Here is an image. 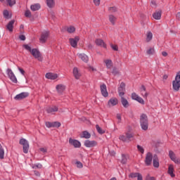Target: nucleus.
Segmentation results:
<instances>
[{
    "label": "nucleus",
    "mask_w": 180,
    "mask_h": 180,
    "mask_svg": "<svg viewBox=\"0 0 180 180\" xmlns=\"http://www.w3.org/2000/svg\"><path fill=\"white\" fill-rule=\"evenodd\" d=\"M140 124L142 130H148V117L147 115L142 114L140 117Z\"/></svg>",
    "instance_id": "1"
},
{
    "label": "nucleus",
    "mask_w": 180,
    "mask_h": 180,
    "mask_svg": "<svg viewBox=\"0 0 180 180\" xmlns=\"http://www.w3.org/2000/svg\"><path fill=\"white\" fill-rule=\"evenodd\" d=\"M172 85H173V89L174 91H179L180 88V72H177L175 80L172 82Z\"/></svg>",
    "instance_id": "2"
},
{
    "label": "nucleus",
    "mask_w": 180,
    "mask_h": 180,
    "mask_svg": "<svg viewBox=\"0 0 180 180\" xmlns=\"http://www.w3.org/2000/svg\"><path fill=\"white\" fill-rule=\"evenodd\" d=\"M6 74L9 79H11V81L13 82V84H18V79L16 78L15 73H13V71H12V69L8 68L6 70Z\"/></svg>",
    "instance_id": "3"
},
{
    "label": "nucleus",
    "mask_w": 180,
    "mask_h": 180,
    "mask_svg": "<svg viewBox=\"0 0 180 180\" xmlns=\"http://www.w3.org/2000/svg\"><path fill=\"white\" fill-rule=\"evenodd\" d=\"M20 144H21V146H23V153L25 154H27L29 153V142L27 141V140L25 139H21L20 140Z\"/></svg>",
    "instance_id": "4"
},
{
    "label": "nucleus",
    "mask_w": 180,
    "mask_h": 180,
    "mask_svg": "<svg viewBox=\"0 0 180 180\" xmlns=\"http://www.w3.org/2000/svg\"><path fill=\"white\" fill-rule=\"evenodd\" d=\"M31 54L34 57V58H37L39 61H43V58H41V55L40 54V51L37 49H32L31 51Z\"/></svg>",
    "instance_id": "5"
},
{
    "label": "nucleus",
    "mask_w": 180,
    "mask_h": 180,
    "mask_svg": "<svg viewBox=\"0 0 180 180\" xmlns=\"http://www.w3.org/2000/svg\"><path fill=\"white\" fill-rule=\"evenodd\" d=\"M84 146L85 147H87V148H92L93 147H96L98 146V142L96 141L86 140L84 141Z\"/></svg>",
    "instance_id": "6"
},
{
    "label": "nucleus",
    "mask_w": 180,
    "mask_h": 180,
    "mask_svg": "<svg viewBox=\"0 0 180 180\" xmlns=\"http://www.w3.org/2000/svg\"><path fill=\"white\" fill-rule=\"evenodd\" d=\"M126 91V84L124 82H121L120 86L118 87V94L120 97L124 96V92Z\"/></svg>",
    "instance_id": "7"
},
{
    "label": "nucleus",
    "mask_w": 180,
    "mask_h": 180,
    "mask_svg": "<svg viewBox=\"0 0 180 180\" xmlns=\"http://www.w3.org/2000/svg\"><path fill=\"white\" fill-rule=\"evenodd\" d=\"M50 33L47 31H45L41 33V37L39 38L40 43L44 44L47 41V39H49Z\"/></svg>",
    "instance_id": "8"
},
{
    "label": "nucleus",
    "mask_w": 180,
    "mask_h": 180,
    "mask_svg": "<svg viewBox=\"0 0 180 180\" xmlns=\"http://www.w3.org/2000/svg\"><path fill=\"white\" fill-rule=\"evenodd\" d=\"M100 89L101 92V95L104 96V98H108L109 96V93H108V89L106 87V84H103L100 86Z\"/></svg>",
    "instance_id": "9"
},
{
    "label": "nucleus",
    "mask_w": 180,
    "mask_h": 180,
    "mask_svg": "<svg viewBox=\"0 0 180 180\" xmlns=\"http://www.w3.org/2000/svg\"><path fill=\"white\" fill-rule=\"evenodd\" d=\"M151 162H153V153L148 152L146 156L145 164L147 167H149V165H151Z\"/></svg>",
    "instance_id": "10"
},
{
    "label": "nucleus",
    "mask_w": 180,
    "mask_h": 180,
    "mask_svg": "<svg viewBox=\"0 0 180 180\" xmlns=\"http://www.w3.org/2000/svg\"><path fill=\"white\" fill-rule=\"evenodd\" d=\"M27 96H29V93L28 92H22L19 94H17L14 97V99L15 101H22V99H25V98H27Z\"/></svg>",
    "instance_id": "11"
},
{
    "label": "nucleus",
    "mask_w": 180,
    "mask_h": 180,
    "mask_svg": "<svg viewBox=\"0 0 180 180\" xmlns=\"http://www.w3.org/2000/svg\"><path fill=\"white\" fill-rule=\"evenodd\" d=\"M131 99L136 101V102H139V103H141V105H144L145 103L144 100L136 93L131 94Z\"/></svg>",
    "instance_id": "12"
},
{
    "label": "nucleus",
    "mask_w": 180,
    "mask_h": 180,
    "mask_svg": "<svg viewBox=\"0 0 180 180\" xmlns=\"http://www.w3.org/2000/svg\"><path fill=\"white\" fill-rule=\"evenodd\" d=\"M69 144L73 146L75 148H79V147H81V142H79V141L77 139H72L71 138L69 139Z\"/></svg>",
    "instance_id": "13"
},
{
    "label": "nucleus",
    "mask_w": 180,
    "mask_h": 180,
    "mask_svg": "<svg viewBox=\"0 0 180 180\" xmlns=\"http://www.w3.org/2000/svg\"><path fill=\"white\" fill-rule=\"evenodd\" d=\"M46 111L47 113H49L51 115H54L56 112H58V107L53 105L46 108Z\"/></svg>",
    "instance_id": "14"
},
{
    "label": "nucleus",
    "mask_w": 180,
    "mask_h": 180,
    "mask_svg": "<svg viewBox=\"0 0 180 180\" xmlns=\"http://www.w3.org/2000/svg\"><path fill=\"white\" fill-rule=\"evenodd\" d=\"M119 103V100L117 98H112L108 101V108H112V106H116Z\"/></svg>",
    "instance_id": "15"
},
{
    "label": "nucleus",
    "mask_w": 180,
    "mask_h": 180,
    "mask_svg": "<svg viewBox=\"0 0 180 180\" xmlns=\"http://www.w3.org/2000/svg\"><path fill=\"white\" fill-rule=\"evenodd\" d=\"M69 41L70 43V46L75 48L78 45V41H79V37H75V38H70Z\"/></svg>",
    "instance_id": "16"
},
{
    "label": "nucleus",
    "mask_w": 180,
    "mask_h": 180,
    "mask_svg": "<svg viewBox=\"0 0 180 180\" xmlns=\"http://www.w3.org/2000/svg\"><path fill=\"white\" fill-rule=\"evenodd\" d=\"M45 77L47 79H57V78H58V75L56 73L49 72L45 75Z\"/></svg>",
    "instance_id": "17"
},
{
    "label": "nucleus",
    "mask_w": 180,
    "mask_h": 180,
    "mask_svg": "<svg viewBox=\"0 0 180 180\" xmlns=\"http://www.w3.org/2000/svg\"><path fill=\"white\" fill-rule=\"evenodd\" d=\"M56 89L58 94H63L65 91V85L64 84H58L56 86Z\"/></svg>",
    "instance_id": "18"
},
{
    "label": "nucleus",
    "mask_w": 180,
    "mask_h": 180,
    "mask_svg": "<svg viewBox=\"0 0 180 180\" xmlns=\"http://www.w3.org/2000/svg\"><path fill=\"white\" fill-rule=\"evenodd\" d=\"M13 25H15V20H11L6 25V30H8V32H13Z\"/></svg>",
    "instance_id": "19"
},
{
    "label": "nucleus",
    "mask_w": 180,
    "mask_h": 180,
    "mask_svg": "<svg viewBox=\"0 0 180 180\" xmlns=\"http://www.w3.org/2000/svg\"><path fill=\"white\" fill-rule=\"evenodd\" d=\"M46 6L49 9H53L56 6V0H45Z\"/></svg>",
    "instance_id": "20"
},
{
    "label": "nucleus",
    "mask_w": 180,
    "mask_h": 180,
    "mask_svg": "<svg viewBox=\"0 0 180 180\" xmlns=\"http://www.w3.org/2000/svg\"><path fill=\"white\" fill-rule=\"evenodd\" d=\"M129 178H137V180H143V176L140 173H131L129 174Z\"/></svg>",
    "instance_id": "21"
},
{
    "label": "nucleus",
    "mask_w": 180,
    "mask_h": 180,
    "mask_svg": "<svg viewBox=\"0 0 180 180\" xmlns=\"http://www.w3.org/2000/svg\"><path fill=\"white\" fill-rule=\"evenodd\" d=\"M73 75L76 79H79L81 77V73H79V71L78 70V68H73Z\"/></svg>",
    "instance_id": "22"
},
{
    "label": "nucleus",
    "mask_w": 180,
    "mask_h": 180,
    "mask_svg": "<svg viewBox=\"0 0 180 180\" xmlns=\"http://www.w3.org/2000/svg\"><path fill=\"white\" fill-rule=\"evenodd\" d=\"M104 63H105L106 68H108V70H110V68H112V67H113V62H112V60H110V59L105 60Z\"/></svg>",
    "instance_id": "23"
},
{
    "label": "nucleus",
    "mask_w": 180,
    "mask_h": 180,
    "mask_svg": "<svg viewBox=\"0 0 180 180\" xmlns=\"http://www.w3.org/2000/svg\"><path fill=\"white\" fill-rule=\"evenodd\" d=\"M167 173L169 174V175H170L172 178L175 177V174H174V165H169Z\"/></svg>",
    "instance_id": "24"
},
{
    "label": "nucleus",
    "mask_w": 180,
    "mask_h": 180,
    "mask_svg": "<svg viewBox=\"0 0 180 180\" xmlns=\"http://www.w3.org/2000/svg\"><path fill=\"white\" fill-rule=\"evenodd\" d=\"M77 56L84 63H86L89 60L88 56L85 53H77Z\"/></svg>",
    "instance_id": "25"
},
{
    "label": "nucleus",
    "mask_w": 180,
    "mask_h": 180,
    "mask_svg": "<svg viewBox=\"0 0 180 180\" xmlns=\"http://www.w3.org/2000/svg\"><path fill=\"white\" fill-rule=\"evenodd\" d=\"M96 46H101V47H104V49H106V44L103 41V40L101 39H97L95 41Z\"/></svg>",
    "instance_id": "26"
},
{
    "label": "nucleus",
    "mask_w": 180,
    "mask_h": 180,
    "mask_svg": "<svg viewBox=\"0 0 180 180\" xmlns=\"http://www.w3.org/2000/svg\"><path fill=\"white\" fill-rule=\"evenodd\" d=\"M40 8H41L40 4H34L30 6V9L33 12H36V11H39Z\"/></svg>",
    "instance_id": "27"
},
{
    "label": "nucleus",
    "mask_w": 180,
    "mask_h": 180,
    "mask_svg": "<svg viewBox=\"0 0 180 180\" xmlns=\"http://www.w3.org/2000/svg\"><path fill=\"white\" fill-rule=\"evenodd\" d=\"M121 103L122 106H124V108H129V101H127V99L124 98L123 96L121 97Z\"/></svg>",
    "instance_id": "28"
},
{
    "label": "nucleus",
    "mask_w": 180,
    "mask_h": 180,
    "mask_svg": "<svg viewBox=\"0 0 180 180\" xmlns=\"http://www.w3.org/2000/svg\"><path fill=\"white\" fill-rule=\"evenodd\" d=\"M161 11H156L153 14V19H155L156 20H160L161 19Z\"/></svg>",
    "instance_id": "29"
},
{
    "label": "nucleus",
    "mask_w": 180,
    "mask_h": 180,
    "mask_svg": "<svg viewBox=\"0 0 180 180\" xmlns=\"http://www.w3.org/2000/svg\"><path fill=\"white\" fill-rule=\"evenodd\" d=\"M153 167L155 168H158V167H160V160H158V157H157V155H155L153 158Z\"/></svg>",
    "instance_id": "30"
},
{
    "label": "nucleus",
    "mask_w": 180,
    "mask_h": 180,
    "mask_svg": "<svg viewBox=\"0 0 180 180\" xmlns=\"http://www.w3.org/2000/svg\"><path fill=\"white\" fill-rule=\"evenodd\" d=\"M82 139H91V134L87 131H84L81 135Z\"/></svg>",
    "instance_id": "31"
},
{
    "label": "nucleus",
    "mask_w": 180,
    "mask_h": 180,
    "mask_svg": "<svg viewBox=\"0 0 180 180\" xmlns=\"http://www.w3.org/2000/svg\"><path fill=\"white\" fill-rule=\"evenodd\" d=\"M153 40V32H148L146 34V41L148 43Z\"/></svg>",
    "instance_id": "32"
},
{
    "label": "nucleus",
    "mask_w": 180,
    "mask_h": 180,
    "mask_svg": "<svg viewBox=\"0 0 180 180\" xmlns=\"http://www.w3.org/2000/svg\"><path fill=\"white\" fill-rule=\"evenodd\" d=\"M169 157L170 160H172V161H174L176 159L175 153H174V151H172V150L169 151Z\"/></svg>",
    "instance_id": "33"
},
{
    "label": "nucleus",
    "mask_w": 180,
    "mask_h": 180,
    "mask_svg": "<svg viewBox=\"0 0 180 180\" xmlns=\"http://www.w3.org/2000/svg\"><path fill=\"white\" fill-rule=\"evenodd\" d=\"M4 155H5V150H4L2 145H1L0 143V159L4 160Z\"/></svg>",
    "instance_id": "34"
},
{
    "label": "nucleus",
    "mask_w": 180,
    "mask_h": 180,
    "mask_svg": "<svg viewBox=\"0 0 180 180\" xmlns=\"http://www.w3.org/2000/svg\"><path fill=\"white\" fill-rule=\"evenodd\" d=\"M126 136H127V139L128 140V143H130V141H131V139H133L134 137V135H133V134H131L130 132H127Z\"/></svg>",
    "instance_id": "35"
},
{
    "label": "nucleus",
    "mask_w": 180,
    "mask_h": 180,
    "mask_svg": "<svg viewBox=\"0 0 180 180\" xmlns=\"http://www.w3.org/2000/svg\"><path fill=\"white\" fill-rule=\"evenodd\" d=\"M3 15H4V18H5V19H11V18H12V16L9 15V11H8V10H5L3 12Z\"/></svg>",
    "instance_id": "36"
},
{
    "label": "nucleus",
    "mask_w": 180,
    "mask_h": 180,
    "mask_svg": "<svg viewBox=\"0 0 180 180\" xmlns=\"http://www.w3.org/2000/svg\"><path fill=\"white\" fill-rule=\"evenodd\" d=\"M120 140H121L122 141H124V143H129V140L127 139V135H121L120 136Z\"/></svg>",
    "instance_id": "37"
},
{
    "label": "nucleus",
    "mask_w": 180,
    "mask_h": 180,
    "mask_svg": "<svg viewBox=\"0 0 180 180\" xmlns=\"http://www.w3.org/2000/svg\"><path fill=\"white\" fill-rule=\"evenodd\" d=\"M96 129L98 133H99V134H104L105 130L102 129V128H101V127H99L98 124L96 125Z\"/></svg>",
    "instance_id": "38"
},
{
    "label": "nucleus",
    "mask_w": 180,
    "mask_h": 180,
    "mask_svg": "<svg viewBox=\"0 0 180 180\" xmlns=\"http://www.w3.org/2000/svg\"><path fill=\"white\" fill-rule=\"evenodd\" d=\"M109 20L112 25H115V22H116V18L113 15H109Z\"/></svg>",
    "instance_id": "39"
},
{
    "label": "nucleus",
    "mask_w": 180,
    "mask_h": 180,
    "mask_svg": "<svg viewBox=\"0 0 180 180\" xmlns=\"http://www.w3.org/2000/svg\"><path fill=\"white\" fill-rule=\"evenodd\" d=\"M137 150L141 154H144V148L140 145H137Z\"/></svg>",
    "instance_id": "40"
},
{
    "label": "nucleus",
    "mask_w": 180,
    "mask_h": 180,
    "mask_svg": "<svg viewBox=\"0 0 180 180\" xmlns=\"http://www.w3.org/2000/svg\"><path fill=\"white\" fill-rule=\"evenodd\" d=\"M22 47L27 50V51H30V53H32V47L29 46V44H24L22 45Z\"/></svg>",
    "instance_id": "41"
},
{
    "label": "nucleus",
    "mask_w": 180,
    "mask_h": 180,
    "mask_svg": "<svg viewBox=\"0 0 180 180\" xmlns=\"http://www.w3.org/2000/svg\"><path fill=\"white\" fill-rule=\"evenodd\" d=\"M121 162L122 164H126V162H127V158H126V155L124 154L122 155Z\"/></svg>",
    "instance_id": "42"
},
{
    "label": "nucleus",
    "mask_w": 180,
    "mask_h": 180,
    "mask_svg": "<svg viewBox=\"0 0 180 180\" xmlns=\"http://www.w3.org/2000/svg\"><path fill=\"white\" fill-rule=\"evenodd\" d=\"M68 33H74L75 32V27L74 26L68 27L67 29Z\"/></svg>",
    "instance_id": "43"
},
{
    "label": "nucleus",
    "mask_w": 180,
    "mask_h": 180,
    "mask_svg": "<svg viewBox=\"0 0 180 180\" xmlns=\"http://www.w3.org/2000/svg\"><path fill=\"white\" fill-rule=\"evenodd\" d=\"M147 54H148V56H153V54H154L155 53V50L154 48H150L147 51Z\"/></svg>",
    "instance_id": "44"
},
{
    "label": "nucleus",
    "mask_w": 180,
    "mask_h": 180,
    "mask_svg": "<svg viewBox=\"0 0 180 180\" xmlns=\"http://www.w3.org/2000/svg\"><path fill=\"white\" fill-rule=\"evenodd\" d=\"M7 4H8L9 6H13V5H15V4H16V1L15 0H6Z\"/></svg>",
    "instance_id": "45"
},
{
    "label": "nucleus",
    "mask_w": 180,
    "mask_h": 180,
    "mask_svg": "<svg viewBox=\"0 0 180 180\" xmlns=\"http://www.w3.org/2000/svg\"><path fill=\"white\" fill-rule=\"evenodd\" d=\"M112 75H119V70L116 68H113L112 70Z\"/></svg>",
    "instance_id": "46"
},
{
    "label": "nucleus",
    "mask_w": 180,
    "mask_h": 180,
    "mask_svg": "<svg viewBox=\"0 0 180 180\" xmlns=\"http://www.w3.org/2000/svg\"><path fill=\"white\" fill-rule=\"evenodd\" d=\"M25 18H32V12H30L29 10L25 11Z\"/></svg>",
    "instance_id": "47"
},
{
    "label": "nucleus",
    "mask_w": 180,
    "mask_h": 180,
    "mask_svg": "<svg viewBox=\"0 0 180 180\" xmlns=\"http://www.w3.org/2000/svg\"><path fill=\"white\" fill-rule=\"evenodd\" d=\"M108 11L111 13H115V12H117V8L116 7H110L108 8Z\"/></svg>",
    "instance_id": "48"
},
{
    "label": "nucleus",
    "mask_w": 180,
    "mask_h": 180,
    "mask_svg": "<svg viewBox=\"0 0 180 180\" xmlns=\"http://www.w3.org/2000/svg\"><path fill=\"white\" fill-rule=\"evenodd\" d=\"M53 124V127H60L61 126V123L58 122H52Z\"/></svg>",
    "instance_id": "49"
},
{
    "label": "nucleus",
    "mask_w": 180,
    "mask_h": 180,
    "mask_svg": "<svg viewBox=\"0 0 180 180\" xmlns=\"http://www.w3.org/2000/svg\"><path fill=\"white\" fill-rule=\"evenodd\" d=\"M45 125L46 127H48V129H50V128L53 127V122H46Z\"/></svg>",
    "instance_id": "50"
},
{
    "label": "nucleus",
    "mask_w": 180,
    "mask_h": 180,
    "mask_svg": "<svg viewBox=\"0 0 180 180\" xmlns=\"http://www.w3.org/2000/svg\"><path fill=\"white\" fill-rule=\"evenodd\" d=\"M93 2L96 6H99V5H101V0H93Z\"/></svg>",
    "instance_id": "51"
},
{
    "label": "nucleus",
    "mask_w": 180,
    "mask_h": 180,
    "mask_svg": "<svg viewBox=\"0 0 180 180\" xmlns=\"http://www.w3.org/2000/svg\"><path fill=\"white\" fill-rule=\"evenodd\" d=\"M141 94L143 98H146L147 96H148V93H147L146 91H141Z\"/></svg>",
    "instance_id": "52"
},
{
    "label": "nucleus",
    "mask_w": 180,
    "mask_h": 180,
    "mask_svg": "<svg viewBox=\"0 0 180 180\" xmlns=\"http://www.w3.org/2000/svg\"><path fill=\"white\" fill-rule=\"evenodd\" d=\"M111 48L112 50H114V51H117V50H119V48L117 45L111 44Z\"/></svg>",
    "instance_id": "53"
},
{
    "label": "nucleus",
    "mask_w": 180,
    "mask_h": 180,
    "mask_svg": "<svg viewBox=\"0 0 180 180\" xmlns=\"http://www.w3.org/2000/svg\"><path fill=\"white\" fill-rule=\"evenodd\" d=\"M146 180H155V177L148 175L146 178Z\"/></svg>",
    "instance_id": "54"
},
{
    "label": "nucleus",
    "mask_w": 180,
    "mask_h": 180,
    "mask_svg": "<svg viewBox=\"0 0 180 180\" xmlns=\"http://www.w3.org/2000/svg\"><path fill=\"white\" fill-rule=\"evenodd\" d=\"M20 40H22V41H25L26 40V37L23 34L19 36Z\"/></svg>",
    "instance_id": "55"
},
{
    "label": "nucleus",
    "mask_w": 180,
    "mask_h": 180,
    "mask_svg": "<svg viewBox=\"0 0 180 180\" xmlns=\"http://www.w3.org/2000/svg\"><path fill=\"white\" fill-rule=\"evenodd\" d=\"M76 164H77V168H82L83 165L81 162H77Z\"/></svg>",
    "instance_id": "56"
},
{
    "label": "nucleus",
    "mask_w": 180,
    "mask_h": 180,
    "mask_svg": "<svg viewBox=\"0 0 180 180\" xmlns=\"http://www.w3.org/2000/svg\"><path fill=\"white\" fill-rule=\"evenodd\" d=\"M18 70L20 71V74H22V75H25V70L20 68H18Z\"/></svg>",
    "instance_id": "57"
},
{
    "label": "nucleus",
    "mask_w": 180,
    "mask_h": 180,
    "mask_svg": "<svg viewBox=\"0 0 180 180\" xmlns=\"http://www.w3.org/2000/svg\"><path fill=\"white\" fill-rule=\"evenodd\" d=\"M140 91L141 92H144L146 91V86H144V85H142L140 88Z\"/></svg>",
    "instance_id": "58"
},
{
    "label": "nucleus",
    "mask_w": 180,
    "mask_h": 180,
    "mask_svg": "<svg viewBox=\"0 0 180 180\" xmlns=\"http://www.w3.org/2000/svg\"><path fill=\"white\" fill-rule=\"evenodd\" d=\"M39 150L41 151V153H47V148H41Z\"/></svg>",
    "instance_id": "59"
},
{
    "label": "nucleus",
    "mask_w": 180,
    "mask_h": 180,
    "mask_svg": "<svg viewBox=\"0 0 180 180\" xmlns=\"http://www.w3.org/2000/svg\"><path fill=\"white\" fill-rule=\"evenodd\" d=\"M173 162H174L175 164H180V159L176 158L175 160H173Z\"/></svg>",
    "instance_id": "60"
},
{
    "label": "nucleus",
    "mask_w": 180,
    "mask_h": 180,
    "mask_svg": "<svg viewBox=\"0 0 180 180\" xmlns=\"http://www.w3.org/2000/svg\"><path fill=\"white\" fill-rule=\"evenodd\" d=\"M34 174L36 175V176H40V172L38 171H34Z\"/></svg>",
    "instance_id": "61"
},
{
    "label": "nucleus",
    "mask_w": 180,
    "mask_h": 180,
    "mask_svg": "<svg viewBox=\"0 0 180 180\" xmlns=\"http://www.w3.org/2000/svg\"><path fill=\"white\" fill-rule=\"evenodd\" d=\"M176 19H178V20H180V12L176 13Z\"/></svg>",
    "instance_id": "62"
},
{
    "label": "nucleus",
    "mask_w": 180,
    "mask_h": 180,
    "mask_svg": "<svg viewBox=\"0 0 180 180\" xmlns=\"http://www.w3.org/2000/svg\"><path fill=\"white\" fill-rule=\"evenodd\" d=\"M162 56H163V57H167V56H168V53L165 51L162 52Z\"/></svg>",
    "instance_id": "63"
},
{
    "label": "nucleus",
    "mask_w": 180,
    "mask_h": 180,
    "mask_svg": "<svg viewBox=\"0 0 180 180\" xmlns=\"http://www.w3.org/2000/svg\"><path fill=\"white\" fill-rule=\"evenodd\" d=\"M151 5H152V6H156L157 4L155 3V1H152Z\"/></svg>",
    "instance_id": "64"
}]
</instances>
